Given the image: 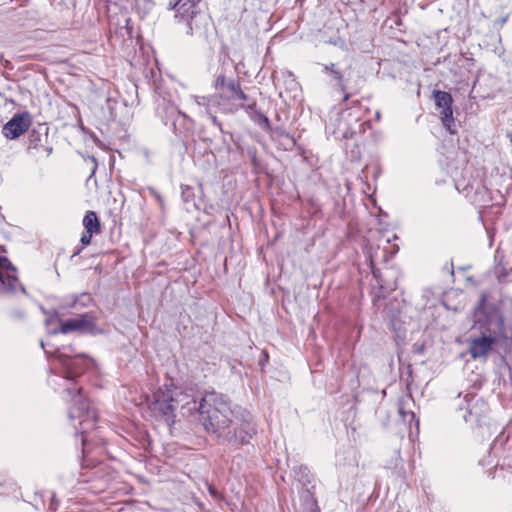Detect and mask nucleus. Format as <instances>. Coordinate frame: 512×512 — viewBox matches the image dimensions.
Masks as SVG:
<instances>
[{
    "mask_svg": "<svg viewBox=\"0 0 512 512\" xmlns=\"http://www.w3.org/2000/svg\"><path fill=\"white\" fill-rule=\"evenodd\" d=\"M376 117H377V119L380 118V113L379 112L376 113Z\"/></svg>",
    "mask_w": 512,
    "mask_h": 512,
    "instance_id": "c756f323",
    "label": "nucleus"
},
{
    "mask_svg": "<svg viewBox=\"0 0 512 512\" xmlns=\"http://www.w3.org/2000/svg\"><path fill=\"white\" fill-rule=\"evenodd\" d=\"M96 318L90 314H81L76 318L63 321L60 325L59 332L68 334L71 332L93 333L96 330Z\"/></svg>",
    "mask_w": 512,
    "mask_h": 512,
    "instance_id": "9b49d317",
    "label": "nucleus"
},
{
    "mask_svg": "<svg viewBox=\"0 0 512 512\" xmlns=\"http://www.w3.org/2000/svg\"><path fill=\"white\" fill-rule=\"evenodd\" d=\"M92 303V297L87 294L83 293L79 295L78 297H75L71 303H68L66 307L68 308H76L77 306L86 307L89 306Z\"/></svg>",
    "mask_w": 512,
    "mask_h": 512,
    "instance_id": "6ab92c4d",
    "label": "nucleus"
},
{
    "mask_svg": "<svg viewBox=\"0 0 512 512\" xmlns=\"http://www.w3.org/2000/svg\"><path fill=\"white\" fill-rule=\"evenodd\" d=\"M1 252H2V253H6L7 251H6L3 247H1L0 253H1Z\"/></svg>",
    "mask_w": 512,
    "mask_h": 512,
    "instance_id": "cd10ccee",
    "label": "nucleus"
},
{
    "mask_svg": "<svg viewBox=\"0 0 512 512\" xmlns=\"http://www.w3.org/2000/svg\"><path fill=\"white\" fill-rule=\"evenodd\" d=\"M45 151H46V155H47V156H50V155H51V153H52V147H46V148H45Z\"/></svg>",
    "mask_w": 512,
    "mask_h": 512,
    "instance_id": "a878e982",
    "label": "nucleus"
},
{
    "mask_svg": "<svg viewBox=\"0 0 512 512\" xmlns=\"http://www.w3.org/2000/svg\"><path fill=\"white\" fill-rule=\"evenodd\" d=\"M258 118L260 125H262L264 128L270 127V121L264 114L258 113Z\"/></svg>",
    "mask_w": 512,
    "mask_h": 512,
    "instance_id": "b1692460",
    "label": "nucleus"
},
{
    "mask_svg": "<svg viewBox=\"0 0 512 512\" xmlns=\"http://www.w3.org/2000/svg\"><path fill=\"white\" fill-rule=\"evenodd\" d=\"M165 109L166 113L163 116L164 123L167 125L170 122L174 132L178 135H182L184 130H186V128L181 127L182 123L189 121L192 124V120L185 113L179 111L174 105H169ZM187 129L189 128L187 127Z\"/></svg>",
    "mask_w": 512,
    "mask_h": 512,
    "instance_id": "2eb2a0df",
    "label": "nucleus"
},
{
    "mask_svg": "<svg viewBox=\"0 0 512 512\" xmlns=\"http://www.w3.org/2000/svg\"><path fill=\"white\" fill-rule=\"evenodd\" d=\"M412 399L410 397L402 398L398 402V413L405 423L411 424L415 421V414L410 409Z\"/></svg>",
    "mask_w": 512,
    "mask_h": 512,
    "instance_id": "f3484780",
    "label": "nucleus"
},
{
    "mask_svg": "<svg viewBox=\"0 0 512 512\" xmlns=\"http://www.w3.org/2000/svg\"><path fill=\"white\" fill-rule=\"evenodd\" d=\"M322 67V73L330 77V81L334 82V86L338 87L344 94L343 101L346 102L350 98V94L347 93V87L344 81V74L341 68L336 63L320 64Z\"/></svg>",
    "mask_w": 512,
    "mask_h": 512,
    "instance_id": "4468645a",
    "label": "nucleus"
},
{
    "mask_svg": "<svg viewBox=\"0 0 512 512\" xmlns=\"http://www.w3.org/2000/svg\"><path fill=\"white\" fill-rule=\"evenodd\" d=\"M473 400H474V398H472L470 400H467V402H468V408H467L468 409V413L463 415V418H464V420L466 422L469 421V417H471L472 415L475 414L477 416V412L474 411L475 405L471 406V404H470V402L473 401Z\"/></svg>",
    "mask_w": 512,
    "mask_h": 512,
    "instance_id": "4be33fe9",
    "label": "nucleus"
},
{
    "mask_svg": "<svg viewBox=\"0 0 512 512\" xmlns=\"http://www.w3.org/2000/svg\"><path fill=\"white\" fill-rule=\"evenodd\" d=\"M30 124L29 113H17L3 126L2 133L7 139H16L28 130Z\"/></svg>",
    "mask_w": 512,
    "mask_h": 512,
    "instance_id": "f8f14e48",
    "label": "nucleus"
},
{
    "mask_svg": "<svg viewBox=\"0 0 512 512\" xmlns=\"http://www.w3.org/2000/svg\"><path fill=\"white\" fill-rule=\"evenodd\" d=\"M92 235H93V234H89V232H86V231H85V232L83 233L82 237H81V242H82V244H84V245L89 244V243H90V241H91Z\"/></svg>",
    "mask_w": 512,
    "mask_h": 512,
    "instance_id": "393cba45",
    "label": "nucleus"
},
{
    "mask_svg": "<svg viewBox=\"0 0 512 512\" xmlns=\"http://www.w3.org/2000/svg\"><path fill=\"white\" fill-rule=\"evenodd\" d=\"M59 363L65 370V379L72 381L80 375L89 365V360L84 355L71 356L68 353L57 350L54 353Z\"/></svg>",
    "mask_w": 512,
    "mask_h": 512,
    "instance_id": "1a4fd4ad",
    "label": "nucleus"
},
{
    "mask_svg": "<svg viewBox=\"0 0 512 512\" xmlns=\"http://www.w3.org/2000/svg\"><path fill=\"white\" fill-rule=\"evenodd\" d=\"M79 253H80V251H79V250H78V251H75V252H73V254H72L71 256L76 257Z\"/></svg>",
    "mask_w": 512,
    "mask_h": 512,
    "instance_id": "bb28decb",
    "label": "nucleus"
},
{
    "mask_svg": "<svg viewBox=\"0 0 512 512\" xmlns=\"http://www.w3.org/2000/svg\"><path fill=\"white\" fill-rule=\"evenodd\" d=\"M83 226L89 234H96L100 231V222L94 211H88L83 218Z\"/></svg>",
    "mask_w": 512,
    "mask_h": 512,
    "instance_id": "a211bd4d",
    "label": "nucleus"
},
{
    "mask_svg": "<svg viewBox=\"0 0 512 512\" xmlns=\"http://www.w3.org/2000/svg\"><path fill=\"white\" fill-rule=\"evenodd\" d=\"M41 134L35 130H33L29 135V149H36L38 147V143L40 142Z\"/></svg>",
    "mask_w": 512,
    "mask_h": 512,
    "instance_id": "412c9836",
    "label": "nucleus"
},
{
    "mask_svg": "<svg viewBox=\"0 0 512 512\" xmlns=\"http://www.w3.org/2000/svg\"><path fill=\"white\" fill-rule=\"evenodd\" d=\"M229 79L225 77L223 74H219L216 76L213 86L218 91V93L225 92V86Z\"/></svg>",
    "mask_w": 512,
    "mask_h": 512,
    "instance_id": "aec40b11",
    "label": "nucleus"
},
{
    "mask_svg": "<svg viewBox=\"0 0 512 512\" xmlns=\"http://www.w3.org/2000/svg\"><path fill=\"white\" fill-rule=\"evenodd\" d=\"M433 99L438 109H441V121L443 126L451 134L456 133L455 123L453 118L452 103L453 99L449 92L435 90L433 91Z\"/></svg>",
    "mask_w": 512,
    "mask_h": 512,
    "instance_id": "9d476101",
    "label": "nucleus"
},
{
    "mask_svg": "<svg viewBox=\"0 0 512 512\" xmlns=\"http://www.w3.org/2000/svg\"><path fill=\"white\" fill-rule=\"evenodd\" d=\"M493 274L499 282L507 281L512 275V266H509L506 258H500L493 268Z\"/></svg>",
    "mask_w": 512,
    "mask_h": 512,
    "instance_id": "dca6fc26",
    "label": "nucleus"
},
{
    "mask_svg": "<svg viewBox=\"0 0 512 512\" xmlns=\"http://www.w3.org/2000/svg\"><path fill=\"white\" fill-rule=\"evenodd\" d=\"M248 96L241 90L240 83L236 79H229L225 92L213 96L190 95L188 100L193 104L200 115L207 116L213 125L221 129V124L214 115L213 108L219 107L223 112H233L240 108L253 109L255 101L247 106L243 103Z\"/></svg>",
    "mask_w": 512,
    "mask_h": 512,
    "instance_id": "7ed1b4c3",
    "label": "nucleus"
},
{
    "mask_svg": "<svg viewBox=\"0 0 512 512\" xmlns=\"http://www.w3.org/2000/svg\"><path fill=\"white\" fill-rule=\"evenodd\" d=\"M66 393L72 398V406L69 408V418L79 419V427L75 426L77 432L82 435V442L85 445L84 436L90 429L95 427L97 415L94 409H91L87 400L81 394V388H66Z\"/></svg>",
    "mask_w": 512,
    "mask_h": 512,
    "instance_id": "39448f33",
    "label": "nucleus"
},
{
    "mask_svg": "<svg viewBox=\"0 0 512 512\" xmlns=\"http://www.w3.org/2000/svg\"><path fill=\"white\" fill-rule=\"evenodd\" d=\"M380 267L382 268V271H386V267L384 265H380Z\"/></svg>",
    "mask_w": 512,
    "mask_h": 512,
    "instance_id": "c85d7f7f",
    "label": "nucleus"
},
{
    "mask_svg": "<svg viewBox=\"0 0 512 512\" xmlns=\"http://www.w3.org/2000/svg\"><path fill=\"white\" fill-rule=\"evenodd\" d=\"M474 317L475 323L483 327L484 331L469 340L468 352L475 360H485L494 345L507 338L504 321L498 310L486 312L482 303L475 310Z\"/></svg>",
    "mask_w": 512,
    "mask_h": 512,
    "instance_id": "f03ea898",
    "label": "nucleus"
},
{
    "mask_svg": "<svg viewBox=\"0 0 512 512\" xmlns=\"http://www.w3.org/2000/svg\"><path fill=\"white\" fill-rule=\"evenodd\" d=\"M181 190H182V197H183L184 201H189L190 197L192 196L191 188L188 186H182Z\"/></svg>",
    "mask_w": 512,
    "mask_h": 512,
    "instance_id": "5701e85b",
    "label": "nucleus"
},
{
    "mask_svg": "<svg viewBox=\"0 0 512 512\" xmlns=\"http://www.w3.org/2000/svg\"><path fill=\"white\" fill-rule=\"evenodd\" d=\"M366 126H369L368 121L360 122L358 116H353L350 111H343L339 116L333 133L337 138L349 139L358 133H363Z\"/></svg>",
    "mask_w": 512,
    "mask_h": 512,
    "instance_id": "6e6552de",
    "label": "nucleus"
},
{
    "mask_svg": "<svg viewBox=\"0 0 512 512\" xmlns=\"http://www.w3.org/2000/svg\"><path fill=\"white\" fill-rule=\"evenodd\" d=\"M183 396V393H172V390L165 386L160 388L154 394V401L152 403V410L159 413L165 418L167 423H173L175 418V404H178L181 400L179 396Z\"/></svg>",
    "mask_w": 512,
    "mask_h": 512,
    "instance_id": "0eeeda50",
    "label": "nucleus"
},
{
    "mask_svg": "<svg viewBox=\"0 0 512 512\" xmlns=\"http://www.w3.org/2000/svg\"><path fill=\"white\" fill-rule=\"evenodd\" d=\"M200 0H175L170 1L168 8L177 9L175 18L179 23H184L188 35L205 34L208 24V16L198 9Z\"/></svg>",
    "mask_w": 512,
    "mask_h": 512,
    "instance_id": "20e7f679",
    "label": "nucleus"
},
{
    "mask_svg": "<svg viewBox=\"0 0 512 512\" xmlns=\"http://www.w3.org/2000/svg\"><path fill=\"white\" fill-rule=\"evenodd\" d=\"M17 283L16 268L9 261V258H0V288L13 291L16 289Z\"/></svg>",
    "mask_w": 512,
    "mask_h": 512,
    "instance_id": "ddd939ff",
    "label": "nucleus"
},
{
    "mask_svg": "<svg viewBox=\"0 0 512 512\" xmlns=\"http://www.w3.org/2000/svg\"><path fill=\"white\" fill-rule=\"evenodd\" d=\"M172 393H183L181 400L175 404L188 413L197 410L199 421L204 429L214 436L219 444L238 449L249 444L257 432L253 416L246 409L233 405L225 396L216 393L205 395L199 403L193 395L180 390L171 389Z\"/></svg>",
    "mask_w": 512,
    "mask_h": 512,
    "instance_id": "f257e3e1",
    "label": "nucleus"
},
{
    "mask_svg": "<svg viewBox=\"0 0 512 512\" xmlns=\"http://www.w3.org/2000/svg\"><path fill=\"white\" fill-rule=\"evenodd\" d=\"M390 260L391 258H366V265L382 289L393 291L397 287L400 272Z\"/></svg>",
    "mask_w": 512,
    "mask_h": 512,
    "instance_id": "423d86ee",
    "label": "nucleus"
}]
</instances>
